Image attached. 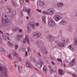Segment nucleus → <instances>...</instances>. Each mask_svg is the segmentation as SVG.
Wrapping results in <instances>:
<instances>
[{"label": "nucleus", "mask_w": 77, "mask_h": 77, "mask_svg": "<svg viewBox=\"0 0 77 77\" xmlns=\"http://www.w3.org/2000/svg\"><path fill=\"white\" fill-rule=\"evenodd\" d=\"M1 21L3 25L5 26H8L11 24V22L9 18H8L6 14L4 13L1 18Z\"/></svg>", "instance_id": "f257e3e1"}, {"label": "nucleus", "mask_w": 77, "mask_h": 77, "mask_svg": "<svg viewBox=\"0 0 77 77\" xmlns=\"http://www.w3.org/2000/svg\"><path fill=\"white\" fill-rule=\"evenodd\" d=\"M43 43H44V42L40 39L36 40L35 42V44H37L38 47H40L39 50L42 51L44 54H45V52H46L45 51V49L46 48L44 46H41V44H43Z\"/></svg>", "instance_id": "f03ea898"}, {"label": "nucleus", "mask_w": 77, "mask_h": 77, "mask_svg": "<svg viewBox=\"0 0 77 77\" xmlns=\"http://www.w3.org/2000/svg\"><path fill=\"white\" fill-rule=\"evenodd\" d=\"M54 13V10L53 8H50L47 10V11H44L42 12V13L45 15H52Z\"/></svg>", "instance_id": "7ed1b4c3"}, {"label": "nucleus", "mask_w": 77, "mask_h": 77, "mask_svg": "<svg viewBox=\"0 0 77 77\" xmlns=\"http://www.w3.org/2000/svg\"><path fill=\"white\" fill-rule=\"evenodd\" d=\"M48 24L50 27H53L55 25V22H54V21L53 20L51 19L49 20Z\"/></svg>", "instance_id": "20e7f679"}, {"label": "nucleus", "mask_w": 77, "mask_h": 77, "mask_svg": "<svg viewBox=\"0 0 77 77\" xmlns=\"http://www.w3.org/2000/svg\"><path fill=\"white\" fill-rule=\"evenodd\" d=\"M37 4L38 6L41 8H44L45 6L44 2H42L39 1H37Z\"/></svg>", "instance_id": "39448f33"}, {"label": "nucleus", "mask_w": 77, "mask_h": 77, "mask_svg": "<svg viewBox=\"0 0 77 77\" xmlns=\"http://www.w3.org/2000/svg\"><path fill=\"white\" fill-rule=\"evenodd\" d=\"M4 75H3V73H1L0 72V77H9L8 76V75L7 74V71H6V70L5 69H4Z\"/></svg>", "instance_id": "423d86ee"}, {"label": "nucleus", "mask_w": 77, "mask_h": 77, "mask_svg": "<svg viewBox=\"0 0 77 77\" xmlns=\"http://www.w3.org/2000/svg\"><path fill=\"white\" fill-rule=\"evenodd\" d=\"M5 11L6 13L10 14V13L12 12V10H11V9L7 6H6L5 7Z\"/></svg>", "instance_id": "0eeeda50"}, {"label": "nucleus", "mask_w": 77, "mask_h": 77, "mask_svg": "<svg viewBox=\"0 0 77 77\" xmlns=\"http://www.w3.org/2000/svg\"><path fill=\"white\" fill-rule=\"evenodd\" d=\"M40 36H41V34L38 32H36L33 34L34 37L36 39L37 38H39Z\"/></svg>", "instance_id": "6e6552de"}, {"label": "nucleus", "mask_w": 77, "mask_h": 77, "mask_svg": "<svg viewBox=\"0 0 77 77\" xmlns=\"http://www.w3.org/2000/svg\"><path fill=\"white\" fill-rule=\"evenodd\" d=\"M26 41L28 42L29 44H30V43H29V36L28 35L26 36L25 39L23 40V42L24 44H26Z\"/></svg>", "instance_id": "1a4fd4ad"}, {"label": "nucleus", "mask_w": 77, "mask_h": 77, "mask_svg": "<svg viewBox=\"0 0 77 77\" xmlns=\"http://www.w3.org/2000/svg\"><path fill=\"white\" fill-rule=\"evenodd\" d=\"M47 38L48 41H50L51 42H52L54 41V38L51 37V35H49L47 36Z\"/></svg>", "instance_id": "9d476101"}, {"label": "nucleus", "mask_w": 77, "mask_h": 77, "mask_svg": "<svg viewBox=\"0 0 77 77\" xmlns=\"http://www.w3.org/2000/svg\"><path fill=\"white\" fill-rule=\"evenodd\" d=\"M64 71L62 69H59L58 70V74L60 75H63L64 74Z\"/></svg>", "instance_id": "9b49d317"}, {"label": "nucleus", "mask_w": 77, "mask_h": 77, "mask_svg": "<svg viewBox=\"0 0 77 77\" xmlns=\"http://www.w3.org/2000/svg\"><path fill=\"white\" fill-rule=\"evenodd\" d=\"M58 24H61V25H62L63 26L66 24H67V22L64 20H62L60 21V23H59Z\"/></svg>", "instance_id": "f8f14e48"}, {"label": "nucleus", "mask_w": 77, "mask_h": 77, "mask_svg": "<svg viewBox=\"0 0 77 77\" xmlns=\"http://www.w3.org/2000/svg\"><path fill=\"white\" fill-rule=\"evenodd\" d=\"M60 20V17L57 15H56L55 16V20L57 22L59 21V20Z\"/></svg>", "instance_id": "ddd939ff"}, {"label": "nucleus", "mask_w": 77, "mask_h": 77, "mask_svg": "<svg viewBox=\"0 0 77 77\" xmlns=\"http://www.w3.org/2000/svg\"><path fill=\"white\" fill-rule=\"evenodd\" d=\"M15 58V61H13V63H14L15 64L17 63V61L18 62V61H21V59L20 58L16 57Z\"/></svg>", "instance_id": "4468645a"}, {"label": "nucleus", "mask_w": 77, "mask_h": 77, "mask_svg": "<svg viewBox=\"0 0 77 77\" xmlns=\"http://www.w3.org/2000/svg\"><path fill=\"white\" fill-rule=\"evenodd\" d=\"M22 36H23V35H17L16 37V39L17 40V41H20L21 40V38H22Z\"/></svg>", "instance_id": "2eb2a0df"}, {"label": "nucleus", "mask_w": 77, "mask_h": 77, "mask_svg": "<svg viewBox=\"0 0 77 77\" xmlns=\"http://www.w3.org/2000/svg\"><path fill=\"white\" fill-rule=\"evenodd\" d=\"M64 4L63 3L61 2L60 3V2H59L57 3V6L59 8H62L63 6V5Z\"/></svg>", "instance_id": "dca6fc26"}, {"label": "nucleus", "mask_w": 77, "mask_h": 77, "mask_svg": "<svg viewBox=\"0 0 77 77\" xmlns=\"http://www.w3.org/2000/svg\"><path fill=\"white\" fill-rule=\"evenodd\" d=\"M30 25L28 24L27 25V27L28 28V33H30L31 30V27L30 26Z\"/></svg>", "instance_id": "f3484780"}, {"label": "nucleus", "mask_w": 77, "mask_h": 77, "mask_svg": "<svg viewBox=\"0 0 77 77\" xmlns=\"http://www.w3.org/2000/svg\"><path fill=\"white\" fill-rule=\"evenodd\" d=\"M58 47H63L65 46V44L63 43H59L57 44V45Z\"/></svg>", "instance_id": "a211bd4d"}, {"label": "nucleus", "mask_w": 77, "mask_h": 77, "mask_svg": "<svg viewBox=\"0 0 77 77\" xmlns=\"http://www.w3.org/2000/svg\"><path fill=\"white\" fill-rule=\"evenodd\" d=\"M70 64L71 65H72V66H73V65H75V59L73 60L70 63Z\"/></svg>", "instance_id": "6ab92c4d"}, {"label": "nucleus", "mask_w": 77, "mask_h": 77, "mask_svg": "<svg viewBox=\"0 0 77 77\" xmlns=\"http://www.w3.org/2000/svg\"><path fill=\"white\" fill-rule=\"evenodd\" d=\"M61 40L63 43H66L68 42V40H67V39H66V38L64 39H62Z\"/></svg>", "instance_id": "aec40b11"}, {"label": "nucleus", "mask_w": 77, "mask_h": 77, "mask_svg": "<svg viewBox=\"0 0 77 77\" xmlns=\"http://www.w3.org/2000/svg\"><path fill=\"white\" fill-rule=\"evenodd\" d=\"M72 30V26H69V28H68V31L69 32H71Z\"/></svg>", "instance_id": "412c9836"}, {"label": "nucleus", "mask_w": 77, "mask_h": 77, "mask_svg": "<svg viewBox=\"0 0 77 77\" xmlns=\"http://www.w3.org/2000/svg\"><path fill=\"white\" fill-rule=\"evenodd\" d=\"M68 48L70 49L71 50H73L74 49V47L72 45H70L68 47Z\"/></svg>", "instance_id": "4be33fe9"}, {"label": "nucleus", "mask_w": 77, "mask_h": 77, "mask_svg": "<svg viewBox=\"0 0 77 77\" xmlns=\"http://www.w3.org/2000/svg\"><path fill=\"white\" fill-rule=\"evenodd\" d=\"M11 2H12V5L13 6H17V4L13 0H12Z\"/></svg>", "instance_id": "5701e85b"}, {"label": "nucleus", "mask_w": 77, "mask_h": 77, "mask_svg": "<svg viewBox=\"0 0 77 77\" xmlns=\"http://www.w3.org/2000/svg\"><path fill=\"white\" fill-rule=\"evenodd\" d=\"M47 67L46 66H44L43 68V71H44V72H45V73H47V71H46V70H47Z\"/></svg>", "instance_id": "b1692460"}, {"label": "nucleus", "mask_w": 77, "mask_h": 77, "mask_svg": "<svg viewBox=\"0 0 77 77\" xmlns=\"http://www.w3.org/2000/svg\"><path fill=\"white\" fill-rule=\"evenodd\" d=\"M42 19L43 24H45L46 23V21L45 20V16H43L42 17Z\"/></svg>", "instance_id": "393cba45"}, {"label": "nucleus", "mask_w": 77, "mask_h": 77, "mask_svg": "<svg viewBox=\"0 0 77 77\" xmlns=\"http://www.w3.org/2000/svg\"><path fill=\"white\" fill-rule=\"evenodd\" d=\"M38 63H40L42 64V65H43V64H44L43 63V60L41 59H40L39 60Z\"/></svg>", "instance_id": "a878e982"}, {"label": "nucleus", "mask_w": 77, "mask_h": 77, "mask_svg": "<svg viewBox=\"0 0 77 77\" xmlns=\"http://www.w3.org/2000/svg\"><path fill=\"white\" fill-rule=\"evenodd\" d=\"M15 14H16V11H13L12 13V17H13V18L15 17Z\"/></svg>", "instance_id": "bb28decb"}, {"label": "nucleus", "mask_w": 77, "mask_h": 77, "mask_svg": "<svg viewBox=\"0 0 77 77\" xmlns=\"http://www.w3.org/2000/svg\"><path fill=\"white\" fill-rule=\"evenodd\" d=\"M8 44L9 46H10V47H12L14 46V45H13V44L11 43V42H10L9 41L8 42Z\"/></svg>", "instance_id": "cd10ccee"}, {"label": "nucleus", "mask_w": 77, "mask_h": 77, "mask_svg": "<svg viewBox=\"0 0 77 77\" xmlns=\"http://www.w3.org/2000/svg\"><path fill=\"white\" fill-rule=\"evenodd\" d=\"M42 65H43V64H42L40 63H38L37 64V67H38V68H41V67H42Z\"/></svg>", "instance_id": "c85d7f7f"}, {"label": "nucleus", "mask_w": 77, "mask_h": 77, "mask_svg": "<svg viewBox=\"0 0 77 77\" xmlns=\"http://www.w3.org/2000/svg\"><path fill=\"white\" fill-rule=\"evenodd\" d=\"M74 40L75 42H74V45L76 46L77 45V38H75Z\"/></svg>", "instance_id": "c756f323"}, {"label": "nucleus", "mask_w": 77, "mask_h": 77, "mask_svg": "<svg viewBox=\"0 0 77 77\" xmlns=\"http://www.w3.org/2000/svg\"><path fill=\"white\" fill-rule=\"evenodd\" d=\"M0 51L4 53L5 51V50L2 48H0Z\"/></svg>", "instance_id": "7c9ffc66"}, {"label": "nucleus", "mask_w": 77, "mask_h": 77, "mask_svg": "<svg viewBox=\"0 0 77 77\" xmlns=\"http://www.w3.org/2000/svg\"><path fill=\"white\" fill-rule=\"evenodd\" d=\"M13 56H15V57H17L18 55L15 52H13Z\"/></svg>", "instance_id": "2f4dec72"}, {"label": "nucleus", "mask_w": 77, "mask_h": 77, "mask_svg": "<svg viewBox=\"0 0 77 77\" xmlns=\"http://www.w3.org/2000/svg\"><path fill=\"white\" fill-rule=\"evenodd\" d=\"M31 26L32 27V29H34L35 27V26L34 24H31Z\"/></svg>", "instance_id": "473e14b6"}, {"label": "nucleus", "mask_w": 77, "mask_h": 77, "mask_svg": "<svg viewBox=\"0 0 77 77\" xmlns=\"http://www.w3.org/2000/svg\"><path fill=\"white\" fill-rule=\"evenodd\" d=\"M23 11L24 12H27V9L26 8H24L23 9Z\"/></svg>", "instance_id": "72a5a7b5"}, {"label": "nucleus", "mask_w": 77, "mask_h": 77, "mask_svg": "<svg viewBox=\"0 0 77 77\" xmlns=\"http://www.w3.org/2000/svg\"><path fill=\"white\" fill-rule=\"evenodd\" d=\"M20 2L21 4H23L24 3V0H20Z\"/></svg>", "instance_id": "f704fd0d"}, {"label": "nucleus", "mask_w": 77, "mask_h": 77, "mask_svg": "<svg viewBox=\"0 0 77 77\" xmlns=\"http://www.w3.org/2000/svg\"><path fill=\"white\" fill-rule=\"evenodd\" d=\"M2 38L3 39H4V40H6V35H3Z\"/></svg>", "instance_id": "c9c22d12"}, {"label": "nucleus", "mask_w": 77, "mask_h": 77, "mask_svg": "<svg viewBox=\"0 0 77 77\" xmlns=\"http://www.w3.org/2000/svg\"><path fill=\"white\" fill-rule=\"evenodd\" d=\"M3 67L1 66L0 67V71H2L3 69Z\"/></svg>", "instance_id": "e433bc0d"}, {"label": "nucleus", "mask_w": 77, "mask_h": 77, "mask_svg": "<svg viewBox=\"0 0 77 77\" xmlns=\"http://www.w3.org/2000/svg\"><path fill=\"white\" fill-rule=\"evenodd\" d=\"M27 11V12H27V13H29L30 12V11H31V10H30V9L29 8L28 9Z\"/></svg>", "instance_id": "4c0bfd02"}, {"label": "nucleus", "mask_w": 77, "mask_h": 77, "mask_svg": "<svg viewBox=\"0 0 77 77\" xmlns=\"http://www.w3.org/2000/svg\"><path fill=\"white\" fill-rule=\"evenodd\" d=\"M27 14H28V15H29V17L32 16V14H31V13H28Z\"/></svg>", "instance_id": "58836bf2"}, {"label": "nucleus", "mask_w": 77, "mask_h": 77, "mask_svg": "<svg viewBox=\"0 0 77 77\" xmlns=\"http://www.w3.org/2000/svg\"><path fill=\"white\" fill-rule=\"evenodd\" d=\"M71 75H72L73 77H77V75L76 74H71Z\"/></svg>", "instance_id": "ea45409f"}, {"label": "nucleus", "mask_w": 77, "mask_h": 77, "mask_svg": "<svg viewBox=\"0 0 77 77\" xmlns=\"http://www.w3.org/2000/svg\"><path fill=\"white\" fill-rule=\"evenodd\" d=\"M57 60L58 61H60L61 62H62V60H61L60 59H59V58L57 59Z\"/></svg>", "instance_id": "a19ab883"}, {"label": "nucleus", "mask_w": 77, "mask_h": 77, "mask_svg": "<svg viewBox=\"0 0 77 77\" xmlns=\"http://www.w3.org/2000/svg\"><path fill=\"white\" fill-rule=\"evenodd\" d=\"M26 67H28V68H32V66L30 65L29 66H26Z\"/></svg>", "instance_id": "79ce46f5"}, {"label": "nucleus", "mask_w": 77, "mask_h": 77, "mask_svg": "<svg viewBox=\"0 0 77 77\" xmlns=\"http://www.w3.org/2000/svg\"><path fill=\"white\" fill-rule=\"evenodd\" d=\"M18 46H17V45H16L15 46V48L16 50H17V49L18 48Z\"/></svg>", "instance_id": "37998d69"}, {"label": "nucleus", "mask_w": 77, "mask_h": 77, "mask_svg": "<svg viewBox=\"0 0 77 77\" xmlns=\"http://www.w3.org/2000/svg\"><path fill=\"white\" fill-rule=\"evenodd\" d=\"M37 10L38 12H39L41 13V10H39V9H37Z\"/></svg>", "instance_id": "c03bdc74"}, {"label": "nucleus", "mask_w": 77, "mask_h": 77, "mask_svg": "<svg viewBox=\"0 0 77 77\" xmlns=\"http://www.w3.org/2000/svg\"><path fill=\"white\" fill-rule=\"evenodd\" d=\"M50 69H51V71H52V72H54V70H53V69H51V66H50Z\"/></svg>", "instance_id": "a18cd8bd"}, {"label": "nucleus", "mask_w": 77, "mask_h": 77, "mask_svg": "<svg viewBox=\"0 0 77 77\" xmlns=\"http://www.w3.org/2000/svg\"><path fill=\"white\" fill-rule=\"evenodd\" d=\"M51 63L52 64V65H55V63L53 61H51Z\"/></svg>", "instance_id": "49530a36"}, {"label": "nucleus", "mask_w": 77, "mask_h": 77, "mask_svg": "<svg viewBox=\"0 0 77 77\" xmlns=\"http://www.w3.org/2000/svg\"><path fill=\"white\" fill-rule=\"evenodd\" d=\"M38 54L39 57H41V54H40V52H38Z\"/></svg>", "instance_id": "de8ad7c7"}, {"label": "nucleus", "mask_w": 77, "mask_h": 77, "mask_svg": "<svg viewBox=\"0 0 77 77\" xmlns=\"http://www.w3.org/2000/svg\"><path fill=\"white\" fill-rule=\"evenodd\" d=\"M27 54H28V53H27V51H26V55L25 56H27Z\"/></svg>", "instance_id": "09e8293b"}, {"label": "nucleus", "mask_w": 77, "mask_h": 77, "mask_svg": "<svg viewBox=\"0 0 77 77\" xmlns=\"http://www.w3.org/2000/svg\"><path fill=\"white\" fill-rule=\"evenodd\" d=\"M20 15L21 16H23V12H21L20 13Z\"/></svg>", "instance_id": "8fccbe9b"}, {"label": "nucleus", "mask_w": 77, "mask_h": 77, "mask_svg": "<svg viewBox=\"0 0 77 77\" xmlns=\"http://www.w3.org/2000/svg\"><path fill=\"white\" fill-rule=\"evenodd\" d=\"M19 72L20 73H21V70L20 69V68L19 69Z\"/></svg>", "instance_id": "3c124183"}, {"label": "nucleus", "mask_w": 77, "mask_h": 77, "mask_svg": "<svg viewBox=\"0 0 77 77\" xmlns=\"http://www.w3.org/2000/svg\"><path fill=\"white\" fill-rule=\"evenodd\" d=\"M35 26H39V23H36L35 24Z\"/></svg>", "instance_id": "603ef678"}, {"label": "nucleus", "mask_w": 77, "mask_h": 77, "mask_svg": "<svg viewBox=\"0 0 77 77\" xmlns=\"http://www.w3.org/2000/svg\"><path fill=\"white\" fill-rule=\"evenodd\" d=\"M19 32H20V33H21V32H22V29H20Z\"/></svg>", "instance_id": "864d4df0"}, {"label": "nucleus", "mask_w": 77, "mask_h": 77, "mask_svg": "<svg viewBox=\"0 0 77 77\" xmlns=\"http://www.w3.org/2000/svg\"><path fill=\"white\" fill-rule=\"evenodd\" d=\"M14 30H15V32L17 31V30H18V29H17V28H14Z\"/></svg>", "instance_id": "5fc2aeb1"}, {"label": "nucleus", "mask_w": 77, "mask_h": 77, "mask_svg": "<svg viewBox=\"0 0 77 77\" xmlns=\"http://www.w3.org/2000/svg\"><path fill=\"white\" fill-rule=\"evenodd\" d=\"M12 31H13V32H15V29H12Z\"/></svg>", "instance_id": "6e6d98bb"}, {"label": "nucleus", "mask_w": 77, "mask_h": 77, "mask_svg": "<svg viewBox=\"0 0 77 77\" xmlns=\"http://www.w3.org/2000/svg\"><path fill=\"white\" fill-rule=\"evenodd\" d=\"M29 24H30V25H31V24H32V22H29Z\"/></svg>", "instance_id": "4d7b16f0"}, {"label": "nucleus", "mask_w": 77, "mask_h": 77, "mask_svg": "<svg viewBox=\"0 0 77 77\" xmlns=\"http://www.w3.org/2000/svg\"><path fill=\"white\" fill-rule=\"evenodd\" d=\"M0 33L2 34H3V32H2V31L1 30H0Z\"/></svg>", "instance_id": "13d9d810"}, {"label": "nucleus", "mask_w": 77, "mask_h": 77, "mask_svg": "<svg viewBox=\"0 0 77 77\" xmlns=\"http://www.w3.org/2000/svg\"><path fill=\"white\" fill-rule=\"evenodd\" d=\"M8 57H9L10 58V59H11V55L9 54L8 56Z\"/></svg>", "instance_id": "bf43d9fd"}, {"label": "nucleus", "mask_w": 77, "mask_h": 77, "mask_svg": "<svg viewBox=\"0 0 77 77\" xmlns=\"http://www.w3.org/2000/svg\"><path fill=\"white\" fill-rule=\"evenodd\" d=\"M35 69H36V70H37V71H39V70L37 69H36V67H35Z\"/></svg>", "instance_id": "052dcab7"}, {"label": "nucleus", "mask_w": 77, "mask_h": 77, "mask_svg": "<svg viewBox=\"0 0 77 77\" xmlns=\"http://www.w3.org/2000/svg\"><path fill=\"white\" fill-rule=\"evenodd\" d=\"M8 40H9V41H10V39L9 38V37H7Z\"/></svg>", "instance_id": "680f3d73"}, {"label": "nucleus", "mask_w": 77, "mask_h": 77, "mask_svg": "<svg viewBox=\"0 0 77 77\" xmlns=\"http://www.w3.org/2000/svg\"><path fill=\"white\" fill-rule=\"evenodd\" d=\"M28 51H30V48H28Z\"/></svg>", "instance_id": "e2e57ef3"}, {"label": "nucleus", "mask_w": 77, "mask_h": 77, "mask_svg": "<svg viewBox=\"0 0 77 77\" xmlns=\"http://www.w3.org/2000/svg\"><path fill=\"white\" fill-rule=\"evenodd\" d=\"M26 66H29V64L27 63V64H26Z\"/></svg>", "instance_id": "0e129e2a"}, {"label": "nucleus", "mask_w": 77, "mask_h": 77, "mask_svg": "<svg viewBox=\"0 0 77 77\" xmlns=\"http://www.w3.org/2000/svg\"><path fill=\"white\" fill-rule=\"evenodd\" d=\"M29 0H26V2H29Z\"/></svg>", "instance_id": "69168bd1"}, {"label": "nucleus", "mask_w": 77, "mask_h": 77, "mask_svg": "<svg viewBox=\"0 0 77 77\" xmlns=\"http://www.w3.org/2000/svg\"><path fill=\"white\" fill-rule=\"evenodd\" d=\"M26 18L27 19V20H28V19H29V17L28 16H27Z\"/></svg>", "instance_id": "338daca9"}, {"label": "nucleus", "mask_w": 77, "mask_h": 77, "mask_svg": "<svg viewBox=\"0 0 77 77\" xmlns=\"http://www.w3.org/2000/svg\"><path fill=\"white\" fill-rule=\"evenodd\" d=\"M46 51V52H45L46 54H47V51Z\"/></svg>", "instance_id": "774afa93"}]
</instances>
